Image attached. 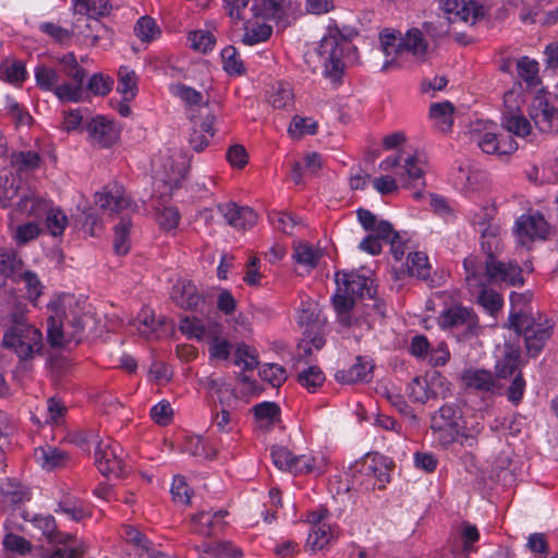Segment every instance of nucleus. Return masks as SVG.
Segmentation results:
<instances>
[{
	"mask_svg": "<svg viewBox=\"0 0 558 558\" xmlns=\"http://www.w3.org/2000/svg\"><path fill=\"white\" fill-rule=\"evenodd\" d=\"M150 417L158 425L166 426L173 418V410L167 400H161L150 409Z\"/></svg>",
	"mask_w": 558,
	"mask_h": 558,
	"instance_id": "774afa93",
	"label": "nucleus"
},
{
	"mask_svg": "<svg viewBox=\"0 0 558 558\" xmlns=\"http://www.w3.org/2000/svg\"><path fill=\"white\" fill-rule=\"evenodd\" d=\"M137 80L133 70L121 66L119 70L118 92L123 95L125 100H131L136 95Z\"/></svg>",
	"mask_w": 558,
	"mask_h": 558,
	"instance_id": "864d4df0",
	"label": "nucleus"
},
{
	"mask_svg": "<svg viewBox=\"0 0 558 558\" xmlns=\"http://www.w3.org/2000/svg\"><path fill=\"white\" fill-rule=\"evenodd\" d=\"M128 543V558H171L158 550L138 530L126 526L123 534Z\"/></svg>",
	"mask_w": 558,
	"mask_h": 558,
	"instance_id": "4be33fe9",
	"label": "nucleus"
},
{
	"mask_svg": "<svg viewBox=\"0 0 558 558\" xmlns=\"http://www.w3.org/2000/svg\"><path fill=\"white\" fill-rule=\"evenodd\" d=\"M87 140L92 146L98 148H110L120 138L121 128L111 118L97 114L93 117L85 126Z\"/></svg>",
	"mask_w": 558,
	"mask_h": 558,
	"instance_id": "4468645a",
	"label": "nucleus"
},
{
	"mask_svg": "<svg viewBox=\"0 0 558 558\" xmlns=\"http://www.w3.org/2000/svg\"><path fill=\"white\" fill-rule=\"evenodd\" d=\"M519 76L526 83L529 87H535L539 84L538 63L529 57H522L517 62Z\"/></svg>",
	"mask_w": 558,
	"mask_h": 558,
	"instance_id": "3c124183",
	"label": "nucleus"
},
{
	"mask_svg": "<svg viewBox=\"0 0 558 558\" xmlns=\"http://www.w3.org/2000/svg\"><path fill=\"white\" fill-rule=\"evenodd\" d=\"M17 201L13 204L14 208L10 214V226L20 218L33 217L35 219L43 218L50 202L36 195L33 191L21 186L19 193L14 196Z\"/></svg>",
	"mask_w": 558,
	"mask_h": 558,
	"instance_id": "f3484780",
	"label": "nucleus"
},
{
	"mask_svg": "<svg viewBox=\"0 0 558 558\" xmlns=\"http://www.w3.org/2000/svg\"><path fill=\"white\" fill-rule=\"evenodd\" d=\"M335 537V532L330 523L317 525L316 527H312L308 534L306 546L313 550H322L324 549Z\"/></svg>",
	"mask_w": 558,
	"mask_h": 558,
	"instance_id": "79ce46f5",
	"label": "nucleus"
},
{
	"mask_svg": "<svg viewBox=\"0 0 558 558\" xmlns=\"http://www.w3.org/2000/svg\"><path fill=\"white\" fill-rule=\"evenodd\" d=\"M462 381L470 388L490 391L495 388V379L490 372L485 369H466L462 375Z\"/></svg>",
	"mask_w": 558,
	"mask_h": 558,
	"instance_id": "c9c22d12",
	"label": "nucleus"
},
{
	"mask_svg": "<svg viewBox=\"0 0 558 558\" xmlns=\"http://www.w3.org/2000/svg\"><path fill=\"white\" fill-rule=\"evenodd\" d=\"M228 514L225 510L215 512L199 511L191 518V525L194 533L201 535H211L220 531L225 524V518Z\"/></svg>",
	"mask_w": 558,
	"mask_h": 558,
	"instance_id": "bb28decb",
	"label": "nucleus"
},
{
	"mask_svg": "<svg viewBox=\"0 0 558 558\" xmlns=\"http://www.w3.org/2000/svg\"><path fill=\"white\" fill-rule=\"evenodd\" d=\"M484 429V423L478 417H472L460 423L459 437L456 442L464 447H474L477 438Z\"/></svg>",
	"mask_w": 558,
	"mask_h": 558,
	"instance_id": "72a5a7b5",
	"label": "nucleus"
},
{
	"mask_svg": "<svg viewBox=\"0 0 558 558\" xmlns=\"http://www.w3.org/2000/svg\"><path fill=\"white\" fill-rule=\"evenodd\" d=\"M317 122L312 118H294L289 126V133L292 137H301L305 134H315Z\"/></svg>",
	"mask_w": 558,
	"mask_h": 558,
	"instance_id": "338daca9",
	"label": "nucleus"
},
{
	"mask_svg": "<svg viewBox=\"0 0 558 558\" xmlns=\"http://www.w3.org/2000/svg\"><path fill=\"white\" fill-rule=\"evenodd\" d=\"M374 365L367 357L357 356L356 362L348 369H340L336 373L335 378L341 384H356L360 381H368L372 377Z\"/></svg>",
	"mask_w": 558,
	"mask_h": 558,
	"instance_id": "c85d7f7f",
	"label": "nucleus"
},
{
	"mask_svg": "<svg viewBox=\"0 0 558 558\" xmlns=\"http://www.w3.org/2000/svg\"><path fill=\"white\" fill-rule=\"evenodd\" d=\"M530 117L542 133H558V107L543 97H535Z\"/></svg>",
	"mask_w": 558,
	"mask_h": 558,
	"instance_id": "6ab92c4d",
	"label": "nucleus"
},
{
	"mask_svg": "<svg viewBox=\"0 0 558 558\" xmlns=\"http://www.w3.org/2000/svg\"><path fill=\"white\" fill-rule=\"evenodd\" d=\"M222 64L229 74H242L244 71L243 63L239 58V53L233 46H228L221 51Z\"/></svg>",
	"mask_w": 558,
	"mask_h": 558,
	"instance_id": "680f3d73",
	"label": "nucleus"
},
{
	"mask_svg": "<svg viewBox=\"0 0 558 558\" xmlns=\"http://www.w3.org/2000/svg\"><path fill=\"white\" fill-rule=\"evenodd\" d=\"M461 413L453 404L442 405L433 416L430 427L442 447L456 442L459 437Z\"/></svg>",
	"mask_w": 558,
	"mask_h": 558,
	"instance_id": "f8f14e48",
	"label": "nucleus"
},
{
	"mask_svg": "<svg viewBox=\"0 0 558 558\" xmlns=\"http://www.w3.org/2000/svg\"><path fill=\"white\" fill-rule=\"evenodd\" d=\"M379 41L381 51L386 56L384 71L393 65L402 66L409 57L417 63L427 60L428 43L418 28L409 29L402 37H398L393 31L385 29L379 35Z\"/></svg>",
	"mask_w": 558,
	"mask_h": 558,
	"instance_id": "39448f33",
	"label": "nucleus"
},
{
	"mask_svg": "<svg viewBox=\"0 0 558 558\" xmlns=\"http://www.w3.org/2000/svg\"><path fill=\"white\" fill-rule=\"evenodd\" d=\"M272 34L271 26L267 24H256L244 27V34L242 37L243 44L247 46H253L259 43L266 41Z\"/></svg>",
	"mask_w": 558,
	"mask_h": 558,
	"instance_id": "6e6d98bb",
	"label": "nucleus"
},
{
	"mask_svg": "<svg viewBox=\"0 0 558 558\" xmlns=\"http://www.w3.org/2000/svg\"><path fill=\"white\" fill-rule=\"evenodd\" d=\"M425 378L428 384L430 399L445 398L448 395L450 385L439 372L430 371L425 375Z\"/></svg>",
	"mask_w": 558,
	"mask_h": 558,
	"instance_id": "4d7b16f0",
	"label": "nucleus"
},
{
	"mask_svg": "<svg viewBox=\"0 0 558 558\" xmlns=\"http://www.w3.org/2000/svg\"><path fill=\"white\" fill-rule=\"evenodd\" d=\"M132 221L129 218H121L120 222L114 227L113 248L118 255H125L130 247V231Z\"/></svg>",
	"mask_w": 558,
	"mask_h": 558,
	"instance_id": "de8ad7c7",
	"label": "nucleus"
},
{
	"mask_svg": "<svg viewBox=\"0 0 558 558\" xmlns=\"http://www.w3.org/2000/svg\"><path fill=\"white\" fill-rule=\"evenodd\" d=\"M530 295L512 292L510 295L511 311L509 325L517 333H523L530 355H537L551 335V325L545 319L536 320L525 311Z\"/></svg>",
	"mask_w": 558,
	"mask_h": 558,
	"instance_id": "423d86ee",
	"label": "nucleus"
},
{
	"mask_svg": "<svg viewBox=\"0 0 558 558\" xmlns=\"http://www.w3.org/2000/svg\"><path fill=\"white\" fill-rule=\"evenodd\" d=\"M476 289L481 290L477 301L487 312L494 314L501 308L502 298L499 293L492 289H486L485 286Z\"/></svg>",
	"mask_w": 558,
	"mask_h": 558,
	"instance_id": "e2e57ef3",
	"label": "nucleus"
},
{
	"mask_svg": "<svg viewBox=\"0 0 558 558\" xmlns=\"http://www.w3.org/2000/svg\"><path fill=\"white\" fill-rule=\"evenodd\" d=\"M25 64L20 60L5 59L0 65V77L12 85H22L26 80Z\"/></svg>",
	"mask_w": 558,
	"mask_h": 558,
	"instance_id": "58836bf2",
	"label": "nucleus"
},
{
	"mask_svg": "<svg viewBox=\"0 0 558 558\" xmlns=\"http://www.w3.org/2000/svg\"><path fill=\"white\" fill-rule=\"evenodd\" d=\"M138 333L144 338L154 337L159 323L155 318L154 311L149 307H143L137 317L132 322Z\"/></svg>",
	"mask_w": 558,
	"mask_h": 558,
	"instance_id": "c03bdc74",
	"label": "nucleus"
},
{
	"mask_svg": "<svg viewBox=\"0 0 558 558\" xmlns=\"http://www.w3.org/2000/svg\"><path fill=\"white\" fill-rule=\"evenodd\" d=\"M429 117L438 130L448 131L453 123L452 104L449 101L433 104L429 108Z\"/></svg>",
	"mask_w": 558,
	"mask_h": 558,
	"instance_id": "e433bc0d",
	"label": "nucleus"
},
{
	"mask_svg": "<svg viewBox=\"0 0 558 558\" xmlns=\"http://www.w3.org/2000/svg\"><path fill=\"white\" fill-rule=\"evenodd\" d=\"M95 204L109 215L128 210L133 211L136 205L126 195L125 190L118 183L106 185L95 194Z\"/></svg>",
	"mask_w": 558,
	"mask_h": 558,
	"instance_id": "dca6fc26",
	"label": "nucleus"
},
{
	"mask_svg": "<svg viewBox=\"0 0 558 558\" xmlns=\"http://www.w3.org/2000/svg\"><path fill=\"white\" fill-rule=\"evenodd\" d=\"M40 156L33 150L19 151L11 156L10 165L0 171V206L7 207L5 201L14 199L23 178L39 168Z\"/></svg>",
	"mask_w": 558,
	"mask_h": 558,
	"instance_id": "1a4fd4ad",
	"label": "nucleus"
},
{
	"mask_svg": "<svg viewBox=\"0 0 558 558\" xmlns=\"http://www.w3.org/2000/svg\"><path fill=\"white\" fill-rule=\"evenodd\" d=\"M187 40L193 50L202 53L210 51L216 43L214 35L210 32L203 29L191 32Z\"/></svg>",
	"mask_w": 558,
	"mask_h": 558,
	"instance_id": "13d9d810",
	"label": "nucleus"
},
{
	"mask_svg": "<svg viewBox=\"0 0 558 558\" xmlns=\"http://www.w3.org/2000/svg\"><path fill=\"white\" fill-rule=\"evenodd\" d=\"M40 231L41 229L36 222L29 221L16 226L13 230V238L16 243L26 244L29 241L35 240L39 235Z\"/></svg>",
	"mask_w": 558,
	"mask_h": 558,
	"instance_id": "0e129e2a",
	"label": "nucleus"
},
{
	"mask_svg": "<svg viewBox=\"0 0 558 558\" xmlns=\"http://www.w3.org/2000/svg\"><path fill=\"white\" fill-rule=\"evenodd\" d=\"M19 282L24 284V288L26 289L27 299L31 302L35 303L44 290V286L39 280L38 276L29 270L23 271L19 276Z\"/></svg>",
	"mask_w": 558,
	"mask_h": 558,
	"instance_id": "bf43d9fd",
	"label": "nucleus"
},
{
	"mask_svg": "<svg viewBox=\"0 0 558 558\" xmlns=\"http://www.w3.org/2000/svg\"><path fill=\"white\" fill-rule=\"evenodd\" d=\"M520 364V350L518 348L507 345L502 359L496 364L497 375L506 378L515 373Z\"/></svg>",
	"mask_w": 558,
	"mask_h": 558,
	"instance_id": "37998d69",
	"label": "nucleus"
},
{
	"mask_svg": "<svg viewBox=\"0 0 558 558\" xmlns=\"http://www.w3.org/2000/svg\"><path fill=\"white\" fill-rule=\"evenodd\" d=\"M405 266L408 274L412 277L427 279L430 275V264L427 255L423 252H410Z\"/></svg>",
	"mask_w": 558,
	"mask_h": 558,
	"instance_id": "a19ab883",
	"label": "nucleus"
},
{
	"mask_svg": "<svg viewBox=\"0 0 558 558\" xmlns=\"http://www.w3.org/2000/svg\"><path fill=\"white\" fill-rule=\"evenodd\" d=\"M75 304L71 294L58 295L48 303L47 337L52 347H62L83 332L89 317L73 308Z\"/></svg>",
	"mask_w": 558,
	"mask_h": 558,
	"instance_id": "f03ea898",
	"label": "nucleus"
},
{
	"mask_svg": "<svg viewBox=\"0 0 558 558\" xmlns=\"http://www.w3.org/2000/svg\"><path fill=\"white\" fill-rule=\"evenodd\" d=\"M26 314L25 304H14L9 315L10 326L2 337V345L12 350L23 361L40 355L44 348L41 331L27 323Z\"/></svg>",
	"mask_w": 558,
	"mask_h": 558,
	"instance_id": "7ed1b4c3",
	"label": "nucleus"
},
{
	"mask_svg": "<svg viewBox=\"0 0 558 558\" xmlns=\"http://www.w3.org/2000/svg\"><path fill=\"white\" fill-rule=\"evenodd\" d=\"M453 185L465 196L474 197L488 187V175L480 169L460 167L453 177Z\"/></svg>",
	"mask_w": 558,
	"mask_h": 558,
	"instance_id": "aec40b11",
	"label": "nucleus"
},
{
	"mask_svg": "<svg viewBox=\"0 0 558 558\" xmlns=\"http://www.w3.org/2000/svg\"><path fill=\"white\" fill-rule=\"evenodd\" d=\"M40 32L49 36L52 40L63 44L71 40L73 33L52 22H43L38 25Z\"/></svg>",
	"mask_w": 558,
	"mask_h": 558,
	"instance_id": "69168bd1",
	"label": "nucleus"
},
{
	"mask_svg": "<svg viewBox=\"0 0 558 558\" xmlns=\"http://www.w3.org/2000/svg\"><path fill=\"white\" fill-rule=\"evenodd\" d=\"M470 134L485 154L509 155L518 149L517 142L510 135H499L497 125L490 121L475 122Z\"/></svg>",
	"mask_w": 558,
	"mask_h": 558,
	"instance_id": "9d476101",
	"label": "nucleus"
},
{
	"mask_svg": "<svg viewBox=\"0 0 558 558\" xmlns=\"http://www.w3.org/2000/svg\"><path fill=\"white\" fill-rule=\"evenodd\" d=\"M171 299L181 308L191 311L196 310L204 302V296L196 286L186 279H179L173 284Z\"/></svg>",
	"mask_w": 558,
	"mask_h": 558,
	"instance_id": "393cba45",
	"label": "nucleus"
},
{
	"mask_svg": "<svg viewBox=\"0 0 558 558\" xmlns=\"http://www.w3.org/2000/svg\"><path fill=\"white\" fill-rule=\"evenodd\" d=\"M218 211L228 225L235 229L245 230L252 228L257 220V215L253 209L246 206H239L232 202L218 205Z\"/></svg>",
	"mask_w": 558,
	"mask_h": 558,
	"instance_id": "b1692460",
	"label": "nucleus"
},
{
	"mask_svg": "<svg viewBox=\"0 0 558 558\" xmlns=\"http://www.w3.org/2000/svg\"><path fill=\"white\" fill-rule=\"evenodd\" d=\"M180 213L173 206L156 207V221L165 231H172L178 228L180 222Z\"/></svg>",
	"mask_w": 558,
	"mask_h": 558,
	"instance_id": "5fc2aeb1",
	"label": "nucleus"
},
{
	"mask_svg": "<svg viewBox=\"0 0 558 558\" xmlns=\"http://www.w3.org/2000/svg\"><path fill=\"white\" fill-rule=\"evenodd\" d=\"M154 169L156 180L172 190L185 177L189 163L183 156L167 151L154 160Z\"/></svg>",
	"mask_w": 558,
	"mask_h": 558,
	"instance_id": "2eb2a0df",
	"label": "nucleus"
},
{
	"mask_svg": "<svg viewBox=\"0 0 558 558\" xmlns=\"http://www.w3.org/2000/svg\"><path fill=\"white\" fill-rule=\"evenodd\" d=\"M36 85L44 92H53L60 82V74L57 69L39 63L34 69Z\"/></svg>",
	"mask_w": 558,
	"mask_h": 558,
	"instance_id": "ea45409f",
	"label": "nucleus"
},
{
	"mask_svg": "<svg viewBox=\"0 0 558 558\" xmlns=\"http://www.w3.org/2000/svg\"><path fill=\"white\" fill-rule=\"evenodd\" d=\"M180 329L187 337L201 341H208L209 338L215 337L216 333H221V326L218 323H204L195 316L182 318L180 320Z\"/></svg>",
	"mask_w": 558,
	"mask_h": 558,
	"instance_id": "cd10ccee",
	"label": "nucleus"
},
{
	"mask_svg": "<svg viewBox=\"0 0 558 558\" xmlns=\"http://www.w3.org/2000/svg\"><path fill=\"white\" fill-rule=\"evenodd\" d=\"M391 461L378 454H367L352 466V474L365 489H383L390 481Z\"/></svg>",
	"mask_w": 558,
	"mask_h": 558,
	"instance_id": "9b49d317",
	"label": "nucleus"
},
{
	"mask_svg": "<svg viewBox=\"0 0 558 558\" xmlns=\"http://www.w3.org/2000/svg\"><path fill=\"white\" fill-rule=\"evenodd\" d=\"M337 291L332 298L338 319L343 326H351L350 312L355 296H372L369 278L356 271H342L336 274Z\"/></svg>",
	"mask_w": 558,
	"mask_h": 558,
	"instance_id": "6e6552de",
	"label": "nucleus"
},
{
	"mask_svg": "<svg viewBox=\"0 0 558 558\" xmlns=\"http://www.w3.org/2000/svg\"><path fill=\"white\" fill-rule=\"evenodd\" d=\"M440 8L450 23L474 24L481 14L474 2H466L465 0H441Z\"/></svg>",
	"mask_w": 558,
	"mask_h": 558,
	"instance_id": "5701e85b",
	"label": "nucleus"
},
{
	"mask_svg": "<svg viewBox=\"0 0 558 558\" xmlns=\"http://www.w3.org/2000/svg\"><path fill=\"white\" fill-rule=\"evenodd\" d=\"M514 231L520 244L526 245L532 241L545 239L549 226L544 216L536 211L521 215L515 221Z\"/></svg>",
	"mask_w": 558,
	"mask_h": 558,
	"instance_id": "a211bd4d",
	"label": "nucleus"
},
{
	"mask_svg": "<svg viewBox=\"0 0 558 558\" xmlns=\"http://www.w3.org/2000/svg\"><path fill=\"white\" fill-rule=\"evenodd\" d=\"M268 102L274 108H287L293 102V93L290 84L288 83H276L271 86L267 97Z\"/></svg>",
	"mask_w": 558,
	"mask_h": 558,
	"instance_id": "49530a36",
	"label": "nucleus"
},
{
	"mask_svg": "<svg viewBox=\"0 0 558 558\" xmlns=\"http://www.w3.org/2000/svg\"><path fill=\"white\" fill-rule=\"evenodd\" d=\"M257 428L267 432L280 422V408L275 402H262L254 407Z\"/></svg>",
	"mask_w": 558,
	"mask_h": 558,
	"instance_id": "2f4dec72",
	"label": "nucleus"
},
{
	"mask_svg": "<svg viewBox=\"0 0 558 558\" xmlns=\"http://www.w3.org/2000/svg\"><path fill=\"white\" fill-rule=\"evenodd\" d=\"M463 265L469 288H481L492 282L508 286L523 284L524 282L522 269L514 262H499L489 256L485 266H478L475 258L469 257L464 259Z\"/></svg>",
	"mask_w": 558,
	"mask_h": 558,
	"instance_id": "0eeeda50",
	"label": "nucleus"
},
{
	"mask_svg": "<svg viewBox=\"0 0 558 558\" xmlns=\"http://www.w3.org/2000/svg\"><path fill=\"white\" fill-rule=\"evenodd\" d=\"M95 464L105 476L119 477L126 473L123 450L119 444L109 438L97 442Z\"/></svg>",
	"mask_w": 558,
	"mask_h": 558,
	"instance_id": "ddd939ff",
	"label": "nucleus"
},
{
	"mask_svg": "<svg viewBox=\"0 0 558 558\" xmlns=\"http://www.w3.org/2000/svg\"><path fill=\"white\" fill-rule=\"evenodd\" d=\"M494 215L495 208L482 207L471 217L472 223L483 238H492L495 240L498 234L499 227L490 222Z\"/></svg>",
	"mask_w": 558,
	"mask_h": 558,
	"instance_id": "473e14b6",
	"label": "nucleus"
},
{
	"mask_svg": "<svg viewBox=\"0 0 558 558\" xmlns=\"http://www.w3.org/2000/svg\"><path fill=\"white\" fill-rule=\"evenodd\" d=\"M134 34L142 43H151L160 36L161 31L153 17L144 15L135 23Z\"/></svg>",
	"mask_w": 558,
	"mask_h": 558,
	"instance_id": "a18cd8bd",
	"label": "nucleus"
},
{
	"mask_svg": "<svg viewBox=\"0 0 558 558\" xmlns=\"http://www.w3.org/2000/svg\"><path fill=\"white\" fill-rule=\"evenodd\" d=\"M502 126L517 136L524 137L531 132V123L522 112L512 114H502Z\"/></svg>",
	"mask_w": 558,
	"mask_h": 558,
	"instance_id": "09e8293b",
	"label": "nucleus"
},
{
	"mask_svg": "<svg viewBox=\"0 0 558 558\" xmlns=\"http://www.w3.org/2000/svg\"><path fill=\"white\" fill-rule=\"evenodd\" d=\"M438 323L442 329L464 327L472 330L477 325V319L470 308L454 305L441 313Z\"/></svg>",
	"mask_w": 558,
	"mask_h": 558,
	"instance_id": "a878e982",
	"label": "nucleus"
},
{
	"mask_svg": "<svg viewBox=\"0 0 558 558\" xmlns=\"http://www.w3.org/2000/svg\"><path fill=\"white\" fill-rule=\"evenodd\" d=\"M317 54L323 74L332 84H339L347 66L357 62V49L338 28H329L322 38Z\"/></svg>",
	"mask_w": 558,
	"mask_h": 558,
	"instance_id": "20e7f679",
	"label": "nucleus"
},
{
	"mask_svg": "<svg viewBox=\"0 0 558 558\" xmlns=\"http://www.w3.org/2000/svg\"><path fill=\"white\" fill-rule=\"evenodd\" d=\"M293 257L299 265L313 269L322 257V251L308 242H298L294 245Z\"/></svg>",
	"mask_w": 558,
	"mask_h": 558,
	"instance_id": "4c0bfd02",
	"label": "nucleus"
},
{
	"mask_svg": "<svg viewBox=\"0 0 558 558\" xmlns=\"http://www.w3.org/2000/svg\"><path fill=\"white\" fill-rule=\"evenodd\" d=\"M379 169L387 174L375 178L373 185L379 194L386 195L395 193L399 186L424 185L428 162L421 153L400 151L396 156L385 158L379 163Z\"/></svg>",
	"mask_w": 558,
	"mask_h": 558,
	"instance_id": "f257e3e1",
	"label": "nucleus"
},
{
	"mask_svg": "<svg viewBox=\"0 0 558 558\" xmlns=\"http://www.w3.org/2000/svg\"><path fill=\"white\" fill-rule=\"evenodd\" d=\"M324 468V458L312 454L294 456L292 470L294 473H320Z\"/></svg>",
	"mask_w": 558,
	"mask_h": 558,
	"instance_id": "603ef678",
	"label": "nucleus"
},
{
	"mask_svg": "<svg viewBox=\"0 0 558 558\" xmlns=\"http://www.w3.org/2000/svg\"><path fill=\"white\" fill-rule=\"evenodd\" d=\"M43 218H45L47 231L52 236L62 235L69 223L65 213L61 208L52 206L51 203L45 210Z\"/></svg>",
	"mask_w": 558,
	"mask_h": 558,
	"instance_id": "f704fd0d",
	"label": "nucleus"
},
{
	"mask_svg": "<svg viewBox=\"0 0 558 558\" xmlns=\"http://www.w3.org/2000/svg\"><path fill=\"white\" fill-rule=\"evenodd\" d=\"M69 77L71 82L62 84L59 82L52 93L62 102H78L83 96L82 86L85 77H82L81 72H75Z\"/></svg>",
	"mask_w": 558,
	"mask_h": 558,
	"instance_id": "7c9ffc66",
	"label": "nucleus"
},
{
	"mask_svg": "<svg viewBox=\"0 0 558 558\" xmlns=\"http://www.w3.org/2000/svg\"><path fill=\"white\" fill-rule=\"evenodd\" d=\"M298 381L308 392H316L324 384L325 375L318 366L311 365L299 373Z\"/></svg>",
	"mask_w": 558,
	"mask_h": 558,
	"instance_id": "8fccbe9b",
	"label": "nucleus"
},
{
	"mask_svg": "<svg viewBox=\"0 0 558 558\" xmlns=\"http://www.w3.org/2000/svg\"><path fill=\"white\" fill-rule=\"evenodd\" d=\"M34 459L41 469L47 471L62 468L69 462L66 452L49 445L35 449Z\"/></svg>",
	"mask_w": 558,
	"mask_h": 558,
	"instance_id": "c756f323",
	"label": "nucleus"
},
{
	"mask_svg": "<svg viewBox=\"0 0 558 558\" xmlns=\"http://www.w3.org/2000/svg\"><path fill=\"white\" fill-rule=\"evenodd\" d=\"M407 395L413 402L425 403L429 401L430 396L425 376L414 378L407 388Z\"/></svg>",
	"mask_w": 558,
	"mask_h": 558,
	"instance_id": "052dcab7",
	"label": "nucleus"
},
{
	"mask_svg": "<svg viewBox=\"0 0 558 558\" xmlns=\"http://www.w3.org/2000/svg\"><path fill=\"white\" fill-rule=\"evenodd\" d=\"M191 121L189 143L195 151H202L208 145V138L214 136L215 117L207 107H201L199 116H192Z\"/></svg>",
	"mask_w": 558,
	"mask_h": 558,
	"instance_id": "412c9836",
	"label": "nucleus"
}]
</instances>
